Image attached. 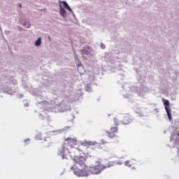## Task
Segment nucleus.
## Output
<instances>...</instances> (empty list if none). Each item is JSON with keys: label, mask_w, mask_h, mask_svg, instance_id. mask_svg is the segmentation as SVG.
Instances as JSON below:
<instances>
[{"label": "nucleus", "mask_w": 179, "mask_h": 179, "mask_svg": "<svg viewBox=\"0 0 179 179\" xmlns=\"http://www.w3.org/2000/svg\"><path fill=\"white\" fill-rule=\"evenodd\" d=\"M131 121H132L131 116H129V115H127L123 117V120L121 121V122L124 125H127V124H129Z\"/></svg>", "instance_id": "423d86ee"}, {"label": "nucleus", "mask_w": 179, "mask_h": 179, "mask_svg": "<svg viewBox=\"0 0 179 179\" xmlns=\"http://www.w3.org/2000/svg\"><path fill=\"white\" fill-rule=\"evenodd\" d=\"M101 50H104V48H106V45H104V43H101Z\"/></svg>", "instance_id": "4468645a"}, {"label": "nucleus", "mask_w": 179, "mask_h": 179, "mask_svg": "<svg viewBox=\"0 0 179 179\" xmlns=\"http://www.w3.org/2000/svg\"><path fill=\"white\" fill-rule=\"evenodd\" d=\"M76 59H78V55H76Z\"/></svg>", "instance_id": "f3484780"}, {"label": "nucleus", "mask_w": 179, "mask_h": 179, "mask_svg": "<svg viewBox=\"0 0 179 179\" xmlns=\"http://www.w3.org/2000/svg\"><path fill=\"white\" fill-rule=\"evenodd\" d=\"M36 47H40L41 45V38H38L35 42Z\"/></svg>", "instance_id": "ddd939ff"}, {"label": "nucleus", "mask_w": 179, "mask_h": 179, "mask_svg": "<svg viewBox=\"0 0 179 179\" xmlns=\"http://www.w3.org/2000/svg\"><path fill=\"white\" fill-rule=\"evenodd\" d=\"M125 166L127 167H131L132 166H134V163L131 161H126L125 162Z\"/></svg>", "instance_id": "f8f14e48"}, {"label": "nucleus", "mask_w": 179, "mask_h": 179, "mask_svg": "<svg viewBox=\"0 0 179 179\" xmlns=\"http://www.w3.org/2000/svg\"><path fill=\"white\" fill-rule=\"evenodd\" d=\"M96 166L90 169V172L92 174H100V173H101V171L103 169H106V167H104L99 161L96 162Z\"/></svg>", "instance_id": "f03ea898"}, {"label": "nucleus", "mask_w": 179, "mask_h": 179, "mask_svg": "<svg viewBox=\"0 0 179 179\" xmlns=\"http://www.w3.org/2000/svg\"><path fill=\"white\" fill-rule=\"evenodd\" d=\"M78 142V140L76 138H71L68 137L64 139V143L67 146H69V148H75L76 143Z\"/></svg>", "instance_id": "7ed1b4c3"}, {"label": "nucleus", "mask_w": 179, "mask_h": 179, "mask_svg": "<svg viewBox=\"0 0 179 179\" xmlns=\"http://www.w3.org/2000/svg\"><path fill=\"white\" fill-rule=\"evenodd\" d=\"M85 145L86 146H99V143H97L96 142H92V141H89V142H85Z\"/></svg>", "instance_id": "9b49d317"}, {"label": "nucleus", "mask_w": 179, "mask_h": 179, "mask_svg": "<svg viewBox=\"0 0 179 179\" xmlns=\"http://www.w3.org/2000/svg\"><path fill=\"white\" fill-rule=\"evenodd\" d=\"M80 69H83V66H78V71L80 72V73H82V72H80Z\"/></svg>", "instance_id": "2eb2a0df"}, {"label": "nucleus", "mask_w": 179, "mask_h": 179, "mask_svg": "<svg viewBox=\"0 0 179 179\" xmlns=\"http://www.w3.org/2000/svg\"><path fill=\"white\" fill-rule=\"evenodd\" d=\"M65 150H66V148L64 146L60 147L58 150V155L59 156H62V159H66Z\"/></svg>", "instance_id": "39448f33"}, {"label": "nucleus", "mask_w": 179, "mask_h": 179, "mask_svg": "<svg viewBox=\"0 0 179 179\" xmlns=\"http://www.w3.org/2000/svg\"><path fill=\"white\" fill-rule=\"evenodd\" d=\"M113 123L115 127H113V132L118 131V125H120V120L117 117L113 118Z\"/></svg>", "instance_id": "0eeeda50"}, {"label": "nucleus", "mask_w": 179, "mask_h": 179, "mask_svg": "<svg viewBox=\"0 0 179 179\" xmlns=\"http://www.w3.org/2000/svg\"><path fill=\"white\" fill-rule=\"evenodd\" d=\"M83 52L85 55H89L90 54V47L86 46L83 48Z\"/></svg>", "instance_id": "6e6552de"}, {"label": "nucleus", "mask_w": 179, "mask_h": 179, "mask_svg": "<svg viewBox=\"0 0 179 179\" xmlns=\"http://www.w3.org/2000/svg\"><path fill=\"white\" fill-rule=\"evenodd\" d=\"M178 136H179V134H178Z\"/></svg>", "instance_id": "aec40b11"}, {"label": "nucleus", "mask_w": 179, "mask_h": 179, "mask_svg": "<svg viewBox=\"0 0 179 179\" xmlns=\"http://www.w3.org/2000/svg\"><path fill=\"white\" fill-rule=\"evenodd\" d=\"M62 3L63 4V6L67 9V10H69V12H72V8L69 7L66 1H62Z\"/></svg>", "instance_id": "9d476101"}, {"label": "nucleus", "mask_w": 179, "mask_h": 179, "mask_svg": "<svg viewBox=\"0 0 179 179\" xmlns=\"http://www.w3.org/2000/svg\"><path fill=\"white\" fill-rule=\"evenodd\" d=\"M73 162H75L76 164L71 167V170L73 169V173L78 177H87L89 176V172H87V166L85 164L86 162V158L84 157H78L76 156L73 159Z\"/></svg>", "instance_id": "f257e3e1"}, {"label": "nucleus", "mask_w": 179, "mask_h": 179, "mask_svg": "<svg viewBox=\"0 0 179 179\" xmlns=\"http://www.w3.org/2000/svg\"><path fill=\"white\" fill-rule=\"evenodd\" d=\"M77 150H80V149H79V148H77Z\"/></svg>", "instance_id": "6ab92c4d"}, {"label": "nucleus", "mask_w": 179, "mask_h": 179, "mask_svg": "<svg viewBox=\"0 0 179 179\" xmlns=\"http://www.w3.org/2000/svg\"><path fill=\"white\" fill-rule=\"evenodd\" d=\"M162 101L164 103V106L165 107L168 118L170 121H171V108H170V101L164 99H162Z\"/></svg>", "instance_id": "20e7f679"}, {"label": "nucleus", "mask_w": 179, "mask_h": 179, "mask_svg": "<svg viewBox=\"0 0 179 179\" xmlns=\"http://www.w3.org/2000/svg\"><path fill=\"white\" fill-rule=\"evenodd\" d=\"M29 141H30V139H29V138L25 139V140H24V143H27V142H29Z\"/></svg>", "instance_id": "dca6fc26"}, {"label": "nucleus", "mask_w": 179, "mask_h": 179, "mask_svg": "<svg viewBox=\"0 0 179 179\" xmlns=\"http://www.w3.org/2000/svg\"><path fill=\"white\" fill-rule=\"evenodd\" d=\"M59 7H60V15L64 17L66 15V10H65V8H62V6L60 5Z\"/></svg>", "instance_id": "1a4fd4ad"}, {"label": "nucleus", "mask_w": 179, "mask_h": 179, "mask_svg": "<svg viewBox=\"0 0 179 179\" xmlns=\"http://www.w3.org/2000/svg\"><path fill=\"white\" fill-rule=\"evenodd\" d=\"M19 6H20V8H22V4H20Z\"/></svg>", "instance_id": "a211bd4d"}]
</instances>
